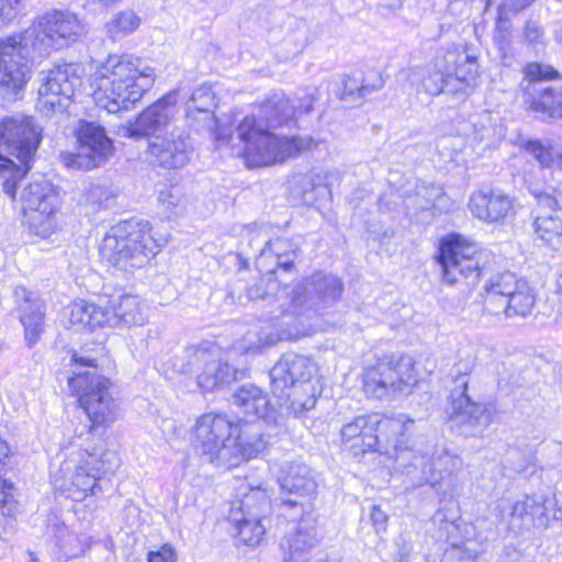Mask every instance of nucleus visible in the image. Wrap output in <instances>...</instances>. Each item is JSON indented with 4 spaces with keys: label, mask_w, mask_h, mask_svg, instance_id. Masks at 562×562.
<instances>
[{
    "label": "nucleus",
    "mask_w": 562,
    "mask_h": 562,
    "mask_svg": "<svg viewBox=\"0 0 562 562\" xmlns=\"http://www.w3.org/2000/svg\"><path fill=\"white\" fill-rule=\"evenodd\" d=\"M520 280H517L515 274L504 272L492 277L484 290L486 292L485 307L490 313L498 314L499 304H503V297L507 299L508 295L516 289Z\"/></svg>",
    "instance_id": "4c0bfd02"
},
{
    "label": "nucleus",
    "mask_w": 562,
    "mask_h": 562,
    "mask_svg": "<svg viewBox=\"0 0 562 562\" xmlns=\"http://www.w3.org/2000/svg\"><path fill=\"white\" fill-rule=\"evenodd\" d=\"M106 311L103 303L75 302L69 307V323L79 328L93 330L106 324Z\"/></svg>",
    "instance_id": "c9c22d12"
},
{
    "label": "nucleus",
    "mask_w": 562,
    "mask_h": 562,
    "mask_svg": "<svg viewBox=\"0 0 562 562\" xmlns=\"http://www.w3.org/2000/svg\"><path fill=\"white\" fill-rule=\"evenodd\" d=\"M476 86L477 72H467V76H459V72H446L442 93L450 94L458 100H464L473 92Z\"/></svg>",
    "instance_id": "37998d69"
},
{
    "label": "nucleus",
    "mask_w": 562,
    "mask_h": 562,
    "mask_svg": "<svg viewBox=\"0 0 562 562\" xmlns=\"http://www.w3.org/2000/svg\"><path fill=\"white\" fill-rule=\"evenodd\" d=\"M76 445L82 450L80 459L76 461L72 470L71 460L65 464L66 470L71 471L68 496L74 501H82L89 494L101 491L99 481L103 475L114 473L120 467V460L114 451L104 449V440L101 438L94 443L87 438L85 442Z\"/></svg>",
    "instance_id": "423d86ee"
},
{
    "label": "nucleus",
    "mask_w": 562,
    "mask_h": 562,
    "mask_svg": "<svg viewBox=\"0 0 562 562\" xmlns=\"http://www.w3.org/2000/svg\"><path fill=\"white\" fill-rule=\"evenodd\" d=\"M14 509L13 484L7 480L0 479V512L2 515L10 516Z\"/></svg>",
    "instance_id": "052dcab7"
},
{
    "label": "nucleus",
    "mask_w": 562,
    "mask_h": 562,
    "mask_svg": "<svg viewBox=\"0 0 562 562\" xmlns=\"http://www.w3.org/2000/svg\"><path fill=\"white\" fill-rule=\"evenodd\" d=\"M177 554L170 544H164L147 553V562H176Z\"/></svg>",
    "instance_id": "e2e57ef3"
},
{
    "label": "nucleus",
    "mask_w": 562,
    "mask_h": 562,
    "mask_svg": "<svg viewBox=\"0 0 562 562\" xmlns=\"http://www.w3.org/2000/svg\"><path fill=\"white\" fill-rule=\"evenodd\" d=\"M237 430L238 426H234L224 415L206 413L195 422L192 445L206 461L232 468V462H235L232 437Z\"/></svg>",
    "instance_id": "9d476101"
},
{
    "label": "nucleus",
    "mask_w": 562,
    "mask_h": 562,
    "mask_svg": "<svg viewBox=\"0 0 562 562\" xmlns=\"http://www.w3.org/2000/svg\"><path fill=\"white\" fill-rule=\"evenodd\" d=\"M342 292L341 281L333 274L316 272L296 284L291 296L285 288L271 302H279L281 314L293 316L317 314L337 302Z\"/></svg>",
    "instance_id": "6e6552de"
},
{
    "label": "nucleus",
    "mask_w": 562,
    "mask_h": 562,
    "mask_svg": "<svg viewBox=\"0 0 562 562\" xmlns=\"http://www.w3.org/2000/svg\"><path fill=\"white\" fill-rule=\"evenodd\" d=\"M496 509L501 519L513 527L548 528L550 521L558 520L561 514L555 499L544 495H526L516 502L503 498Z\"/></svg>",
    "instance_id": "f3484780"
},
{
    "label": "nucleus",
    "mask_w": 562,
    "mask_h": 562,
    "mask_svg": "<svg viewBox=\"0 0 562 562\" xmlns=\"http://www.w3.org/2000/svg\"><path fill=\"white\" fill-rule=\"evenodd\" d=\"M476 358L465 353L454 363L451 374L453 389L450 393V419L456 425L468 427L472 434L482 432L493 420L491 405L474 401L468 393L469 376Z\"/></svg>",
    "instance_id": "1a4fd4ad"
},
{
    "label": "nucleus",
    "mask_w": 562,
    "mask_h": 562,
    "mask_svg": "<svg viewBox=\"0 0 562 562\" xmlns=\"http://www.w3.org/2000/svg\"><path fill=\"white\" fill-rule=\"evenodd\" d=\"M522 85L528 94L540 93L532 102L536 112H542L551 119L562 117V86L552 87L548 83L559 78V72H525Z\"/></svg>",
    "instance_id": "412c9836"
},
{
    "label": "nucleus",
    "mask_w": 562,
    "mask_h": 562,
    "mask_svg": "<svg viewBox=\"0 0 562 562\" xmlns=\"http://www.w3.org/2000/svg\"><path fill=\"white\" fill-rule=\"evenodd\" d=\"M281 490L288 493L283 498L281 513L295 520L310 515L317 492V482L313 471L304 463H286L278 477Z\"/></svg>",
    "instance_id": "ddd939ff"
},
{
    "label": "nucleus",
    "mask_w": 562,
    "mask_h": 562,
    "mask_svg": "<svg viewBox=\"0 0 562 562\" xmlns=\"http://www.w3.org/2000/svg\"><path fill=\"white\" fill-rule=\"evenodd\" d=\"M446 194L436 186H422L417 188L415 205L420 210L439 209Z\"/></svg>",
    "instance_id": "8fccbe9b"
},
{
    "label": "nucleus",
    "mask_w": 562,
    "mask_h": 562,
    "mask_svg": "<svg viewBox=\"0 0 562 562\" xmlns=\"http://www.w3.org/2000/svg\"><path fill=\"white\" fill-rule=\"evenodd\" d=\"M409 422L405 430L395 434L389 441H383V446L379 449H385V453H390L394 459V467L396 471L407 475L413 474L418 467H424L426 453L422 454L416 452L413 448L408 447L407 434L411 431L414 420L407 417Z\"/></svg>",
    "instance_id": "c756f323"
},
{
    "label": "nucleus",
    "mask_w": 562,
    "mask_h": 562,
    "mask_svg": "<svg viewBox=\"0 0 562 562\" xmlns=\"http://www.w3.org/2000/svg\"><path fill=\"white\" fill-rule=\"evenodd\" d=\"M314 362L294 352L284 353L271 368V389L280 407L295 416L315 407L319 390L312 380Z\"/></svg>",
    "instance_id": "7ed1b4c3"
},
{
    "label": "nucleus",
    "mask_w": 562,
    "mask_h": 562,
    "mask_svg": "<svg viewBox=\"0 0 562 562\" xmlns=\"http://www.w3.org/2000/svg\"><path fill=\"white\" fill-rule=\"evenodd\" d=\"M530 153L543 168L562 169V147H546L540 142H529L527 146Z\"/></svg>",
    "instance_id": "49530a36"
},
{
    "label": "nucleus",
    "mask_w": 562,
    "mask_h": 562,
    "mask_svg": "<svg viewBox=\"0 0 562 562\" xmlns=\"http://www.w3.org/2000/svg\"><path fill=\"white\" fill-rule=\"evenodd\" d=\"M50 196H58L47 181L32 182L26 186L21 193V203L23 212H30L34 209H43L44 203L50 200Z\"/></svg>",
    "instance_id": "79ce46f5"
},
{
    "label": "nucleus",
    "mask_w": 562,
    "mask_h": 562,
    "mask_svg": "<svg viewBox=\"0 0 562 562\" xmlns=\"http://www.w3.org/2000/svg\"><path fill=\"white\" fill-rule=\"evenodd\" d=\"M78 81L77 72H47L38 88L37 110L45 116L60 111L63 99L74 94Z\"/></svg>",
    "instance_id": "5701e85b"
},
{
    "label": "nucleus",
    "mask_w": 562,
    "mask_h": 562,
    "mask_svg": "<svg viewBox=\"0 0 562 562\" xmlns=\"http://www.w3.org/2000/svg\"><path fill=\"white\" fill-rule=\"evenodd\" d=\"M13 299L18 317L24 328L26 345L33 347L45 329L44 304L35 292L21 285L13 289Z\"/></svg>",
    "instance_id": "aec40b11"
},
{
    "label": "nucleus",
    "mask_w": 562,
    "mask_h": 562,
    "mask_svg": "<svg viewBox=\"0 0 562 562\" xmlns=\"http://www.w3.org/2000/svg\"><path fill=\"white\" fill-rule=\"evenodd\" d=\"M228 519L245 544L256 547L262 541L266 535V527L261 522L262 517L239 515L235 508H232Z\"/></svg>",
    "instance_id": "58836bf2"
},
{
    "label": "nucleus",
    "mask_w": 562,
    "mask_h": 562,
    "mask_svg": "<svg viewBox=\"0 0 562 562\" xmlns=\"http://www.w3.org/2000/svg\"><path fill=\"white\" fill-rule=\"evenodd\" d=\"M522 34L525 42L532 45L535 49L546 46L544 31L537 20H528Z\"/></svg>",
    "instance_id": "4d7b16f0"
},
{
    "label": "nucleus",
    "mask_w": 562,
    "mask_h": 562,
    "mask_svg": "<svg viewBox=\"0 0 562 562\" xmlns=\"http://www.w3.org/2000/svg\"><path fill=\"white\" fill-rule=\"evenodd\" d=\"M104 70H150L143 60L128 53L110 55L102 64Z\"/></svg>",
    "instance_id": "de8ad7c7"
},
{
    "label": "nucleus",
    "mask_w": 562,
    "mask_h": 562,
    "mask_svg": "<svg viewBox=\"0 0 562 562\" xmlns=\"http://www.w3.org/2000/svg\"><path fill=\"white\" fill-rule=\"evenodd\" d=\"M204 110H196L194 113H192L191 110H187V119L189 124L195 128L196 131H205L213 133L217 125V120L214 115V111H212V121L211 123H206V120L204 121Z\"/></svg>",
    "instance_id": "bf43d9fd"
},
{
    "label": "nucleus",
    "mask_w": 562,
    "mask_h": 562,
    "mask_svg": "<svg viewBox=\"0 0 562 562\" xmlns=\"http://www.w3.org/2000/svg\"><path fill=\"white\" fill-rule=\"evenodd\" d=\"M267 439L259 424H245L236 438L232 437V446L235 448L232 468L237 467L243 460L256 458L267 448Z\"/></svg>",
    "instance_id": "473e14b6"
},
{
    "label": "nucleus",
    "mask_w": 562,
    "mask_h": 562,
    "mask_svg": "<svg viewBox=\"0 0 562 562\" xmlns=\"http://www.w3.org/2000/svg\"><path fill=\"white\" fill-rule=\"evenodd\" d=\"M555 206L554 198L540 195L538 215L533 223L537 236L553 249L562 246V210Z\"/></svg>",
    "instance_id": "c85d7f7f"
},
{
    "label": "nucleus",
    "mask_w": 562,
    "mask_h": 562,
    "mask_svg": "<svg viewBox=\"0 0 562 562\" xmlns=\"http://www.w3.org/2000/svg\"><path fill=\"white\" fill-rule=\"evenodd\" d=\"M461 468L462 460L458 456L450 454L443 448L436 449L430 456L426 452V459L417 483L429 484L447 494L448 488L456 485V473Z\"/></svg>",
    "instance_id": "4be33fe9"
},
{
    "label": "nucleus",
    "mask_w": 562,
    "mask_h": 562,
    "mask_svg": "<svg viewBox=\"0 0 562 562\" xmlns=\"http://www.w3.org/2000/svg\"><path fill=\"white\" fill-rule=\"evenodd\" d=\"M26 81L25 72H0V97L14 100Z\"/></svg>",
    "instance_id": "09e8293b"
},
{
    "label": "nucleus",
    "mask_w": 562,
    "mask_h": 562,
    "mask_svg": "<svg viewBox=\"0 0 562 562\" xmlns=\"http://www.w3.org/2000/svg\"><path fill=\"white\" fill-rule=\"evenodd\" d=\"M43 128L34 117L15 115L0 122V179L3 190L15 198L16 181L31 169L42 140Z\"/></svg>",
    "instance_id": "f03ea898"
},
{
    "label": "nucleus",
    "mask_w": 562,
    "mask_h": 562,
    "mask_svg": "<svg viewBox=\"0 0 562 562\" xmlns=\"http://www.w3.org/2000/svg\"><path fill=\"white\" fill-rule=\"evenodd\" d=\"M99 301L103 303L106 311L105 326H139L146 321L144 307L139 299L131 294L119 296H100Z\"/></svg>",
    "instance_id": "bb28decb"
},
{
    "label": "nucleus",
    "mask_w": 562,
    "mask_h": 562,
    "mask_svg": "<svg viewBox=\"0 0 562 562\" xmlns=\"http://www.w3.org/2000/svg\"><path fill=\"white\" fill-rule=\"evenodd\" d=\"M150 76L147 72H138L137 76H125L123 79H113L111 87H105V100L102 106L109 113H117L128 110L143 97L150 85Z\"/></svg>",
    "instance_id": "b1692460"
},
{
    "label": "nucleus",
    "mask_w": 562,
    "mask_h": 562,
    "mask_svg": "<svg viewBox=\"0 0 562 562\" xmlns=\"http://www.w3.org/2000/svg\"><path fill=\"white\" fill-rule=\"evenodd\" d=\"M535 303L536 296L532 289L526 281L520 280L508 297H503V304H499L498 310L508 318L514 316L526 317L531 313Z\"/></svg>",
    "instance_id": "e433bc0d"
},
{
    "label": "nucleus",
    "mask_w": 562,
    "mask_h": 562,
    "mask_svg": "<svg viewBox=\"0 0 562 562\" xmlns=\"http://www.w3.org/2000/svg\"><path fill=\"white\" fill-rule=\"evenodd\" d=\"M409 550L408 549H401L398 551L397 558L395 562H409L408 561Z\"/></svg>",
    "instance_id": "774afa93"
},
{
    "label": "nucleus",
    "mask_w": 562,
    "mask_h": 562,
    "mask_svg": "<svg viewBox=\"0 0 562 562\" xmlns=\"http://www.w3.org/2000/svg\"><path fill=\"white\" fill-rule=\"evenodd\" d=\"M297 247L289 239L277 238L266 241L256 260L260 270H266V278L249 289L252 300L261 299L271 302L282 291L279 280L274 278L277 269L290 272L294 268Z\"/></svg>",
    "instance_id": "4468645a"
},
{
    "label": "nucleus",
    "mask_w": 562,
    "mask_h": 562,
    "mask_svg": "<svg viewBox=\"0 0 562 562\" xmlns=\"http://www.w3.org/2000/svg\"><path fill=\"white\" fill-rule=\"evenodd\" d=\"M22 0H0V27L15 22L23 13Z\"/></svg>",
    "instance_id": "6e6d98bb"
},
{
    "label": "nucleus",
    "mask_w": 562,
    "mask_h": 562,
    "mask_svg": "<svg viewBox=\"0 0 562 562\" xmlns=\"http://www.w3.org/2000/svg\"><path fill=\"white\" fill-rule=\"evenodd\" d=\"M82 32L78 16L69 11L53 10L38 16L26 29V40L48 56L52 50L60 49L75 42Z\"/></svg>",
    "instance_id": "9b49d317"
},
{
    "label": "nucleus",
    "mask_w": 562,
    "mask_h": 562,
    "mask_svg": "<svg viewBox=\"0 0 562 562\" xmlns=\"http://www.w3.org/2000/svg\"><path fill=\"white\" fill-rule=\"evenodd\" d=\"M480 257L477 246L464 237L451 235L445 238L438 255L443 280L450 285L462 280L476 281L481 273Z\"/></svg>",
    "instance_id": "dca6fc26"
},
{
    "label": "nucleus",
    "mask_w": 562,
    "mask_h": 562,
    "mask_svg": "<svg viewBox=\"0 0 562 562\" xmlns=\"http://www.w3.org/2000/svg\"><path fill=\"white\" fill-rule=\"evenodd\" d=\"M215 108V93L209 85H201L195 88L187 102V110H191L192 113L196 110H204V121L206 120V123H211L212 111H214Z\"/></svg>",
    "instance_id": "c03bdc74"
},
{
    "label": "nucleus",
    "mask_w": 562,
    "mask_h": 562,
    "mask_svg": "<svg viewBox=\"0 0 562 562\" xmlns=\"http://www.w3.org/2000/svg\"><path fill=\"white\" fill-rule=\"evenodd\" d=\"M239 515L262 517L269 508V499L265 490L251 487L249 492L232 506Z\"/></svg>",
    "instance_id": "ea45409f"
},
{
    "label": "nucleus",
    "mask_w": 562,
    "mask_h": 562,
    "mask_svg": "<svg viewBox=\"0 0 562 562\" xmlns=\"http://www.w3.org/2000/svg\"><path fill=\"white\" fill-rule=\"evenodd\" d=\"M233 404L249 417L274 418V408L268 394L254 384L241 385L233 395Z\"/></svg>",
    "instance_id": "2f4dec72"
},
{
    "label": "nucleus",
    "mask_w": 562,
    "mask_h": 562,
    "mask_svg": "<svg viewBox=\"0 0 562 562\" xmlns=\"http://www.w3.org/2000/svg\"><path fill=\"white\" fill-rule=\"evenodd\" d=\"M296 530L286 536L281 542L285 561L305 562L306 554L317 543V533L312 519L300 518Z\"/></svg>",
    "instance_id": "7c9ffc66"
},
{
    "label": "nucleus",
    "mask_w": 562,
    "mask_h": 562,
    "mask_svg": "<svg viewBox=\"0 0 562 562\" xmlns=\"http://www.w3.org/2000/svg\"><path fill=\"white\" fill-rule=\"evenodd\" d=\"M50 196H58L47 181L32 182L26 186L21 193V203L23 212H30L34 209H43L44 203L50 200Z\"/></svg>",
    "instance_id": "a19ab883"
},
{
    "label": "nucleus",
    "mask_w": 562,
    "mask_h": 562,
    "mask_svg": "<svg viewBox=\"0 0 562 562\" xmlns=\"http://www.w3.org/2000/svg\"><path fill=\"white\" fill-rule=\"evenodd\" d=\"M111 196L106 186L101 183H90L83 189L81 201L94 209L102 206Z\"/></svg>",
    "instance_id": "864d4df0"
},
{
    "label": "nucleus",
    "mask_w": 562,
    "mask_h": 562,
    "mask_svg": "<svg viewBox=\"0 0 562 562\" xmlns=\"http://www.w3.org/2000/svg\"><path fill=\"white\" fill-rule=\"evenodd\" d=\"M72 362L76 370L68 378V387L92 423L87 432L91 436L93 426L109 425L115 420L117 404L109 391L111 383L108 379L94 371H82L87 367L95 368L93 359L74 355Z\"/></svg>",
    "instance_id": "39448f33"
},
{
    "label": "nucleus",
    "mask_w": 562,
    "mask_h": 562,
    "mask_svg": "<svg viewBox=\"0 0 562 562\" xmlns=\"http://www.w3.org/2000/svg\"><path fill=\"white\" fill-rule=\"evenodd\" d=\"M78 153L64 151L59 159L65 167L74 170H91L106 164L113 155L112 139L103 126L81 121L77 128Z\"/></svg>",
    "instance_id": "2eb2a0df"
},
{
    "label": "nucleus",
    "mask_w": 562,
    "mask_h": 562,
    "mask_svg": "<svg viewBox=\"0 0 562 562\" xmlns=\"http://www.w3.org/2000/svg\"><path fill=\"white\" fill-rule=\"evenodd\" d=\"M431 521L434 525L439 526L440 538L448 535L450 530L454 528L453 520L448 519L447 514L442 509L436 512V514L431 518Z\"/></svg>",
    "instance_id": "69168bd1"
},
{
    "label": "nucleus",
    "mask_w": 562,
    "mask_h": 562,
    "mask_svg": "<svg viewBox=\"0 0 562 562\" xmlns=\"http://www.w3.org/2000/svg\"><path fill=\"white\" fill-rule=\"evenodd\" d=\"M469 209L474 217L486 223H498L513 211V200L501 191L479 190L472 193Z\"/></svg>",
    "instance_id": "cd10ccee"
},
{
    "label": "nucleus",
    "mask_w": 562,
    "mask_h": 562,
    "mask_svg": "<svg viewBox=\"0 0 562 562\" xmlns=\"http://www.w3.org/2000/svg\"><path fill=\"white\" fill-rule=\"evenodd\" d=\"M371 521L378 531H383L386 529L387 515L380 506L374 505L371 510Z\"/></svg>",
    "instance_id": "338daca9"
},
{
    "label": "nucleus",
    "mask_w": 562,
    "mask_h": 562,
    "mask_svg": "<svg viewBox=\"0 0 562 562\" xmlns=\"http://www.w3.org/2000/svg\"><path fill=\"white\" fill-rule=\"evenodd\" d=\"M420 81L425 92L438 95L445 89L446 72H423Z\"/></svg>",
    "instance_id": "13d9d810"
},
{
    "label": "nucleus",
    "mask_w": 562,
    "mask_h": 562,
    "mask_svg": "<svg viewBox=\"0 0 562 562\" xmlns=\"http://www.w3.org/2000/svg\"><path fill=\"white\" fill-rule=\"evenodd\" d=\"M407 420L406 415L386 417L380 414L358 416L341 428V439L350 448L366 452L379 449L383 441H389L395 434L403 432Z\"/></svg>",
    "instance_id": "f8f14e48"
},
{
    "label": "nucleus",
    "mask_w": 562,
    "mask_h": 562,
    "mask_svg": "<svg viewBox=\"0 0 562 562\" xmlns=\"http://www.w3.org/2000/svg\"><path fill=\"white\" fill-rule=\"evenodd\" d=\"M147 221H126L113 226L104 236L100 254L115 270L132 273L145 267L160 249Z\"/></svg>",
    "instance_id": "20e7f679"
},
{
    "label": "nucleus",
    "mask_w": 562,
    "mask_h": 562,
    "mask_svg": "<svg viewBox=\"0 0 562 562\" xmlns=\"http://www.w3.org/2000/svg\"><path fill=\"white\" fill-rule=\"evenodd\" d=\"M535 0H504L498 7L497 32L506 30L508 15L517 13L529 7Z\"/></svg>",
    "instance_id": "5fc2aeb1"
},
{
    "label": "nucleus",
    "mask_w": 562,
    "mask_h": 562,
    "mask_svg": "<svg viewBox=\"0 0 562 562\" xmlns=\"http://www.w3.org/2000/svg\"><path fill=\"white\" fill-rule=\"evenodd\" d=\"M23 33L8 36L0 41V70H23L40 65L46 57Z\"/></svg>",
    "instance_id": "393cba45"
},
{
    "label": "nucleus",
    "mask_w": 562,
    "mask_h": 562,
    "mask_svg": "<svg viewBox=\"0 0 562 562\" xmlns=\"http://www.w3.org/2000/svg\"><path fill=\"white\" fill-rule=\"evenodd\" d=\"M158 201L161 205L166 206L168 210H172L180 205L182 201L181 192L176 187H170L161 190L158 195Z\"/></svg>",
    "instance_id": "680f3d73"
},
{
    "label": "nucleus",
    "mask_w": 562,
    "mask_h": 562,
    "mask_svg": "<svg viewBox=\"0 0 562 562\" xmlns=\"http://www.w3.org/2000/svg\"><path fill=\"white\" fill-rule=\"evenodd\" d=\"M418 379L412 357L384 356L362 372V389L373 398L384 400L408 394Z\"/></svg>",
    "instance_id": "0eeeda50"
},
{
    "label": "nucleus",
    "mask_w": 562,
    "mask_h": 562,
    "mask_svg": "<svg viewBox=\"0 0 562 562\" xmlns=\"http://www.w3.org/2000/svg\"><path fill=\"white\" fill-rule=\"evenodd\" d=\"M302 335H305V333L299 328L280 329L277 333L265 334L263 337L258 338V344L249 345L247 351L258 352L263 347L276 345L280 340L297 339Z\"/></svg>",
    "instance_id": "3c124183"
},
{
    "label": "nucleus",
    "mask_w": 562,
    "mask_h": 562,
    "mask_svg": "<svg viewBox=\"0 0 562 562\" xmlns=\"http://www.w3.org/2000/svg\"><path fill=\"white\" fill-rule=\"evenodd\" d=\"M59 204L58 196H50V201L45 202L43 209L25 212L30 232L42 238L50 236L57 228Z\"/></svg>",
    "instance_id": "f704fd0d"
},
{
    "label": "nucleus",
    "mask_w": 562,
    "mask_h": 562,
    "mask_svg": "<svg viewBox=\"0 0 562 562\" xmlns=\"http://www.w3.org/2000/svg\"><path fill=\"white\" fill-rule=\"evenodd\" d=\"M177 92H170L146 110L130 123L126 132L131 137L156 136V133L169 126L172 116V105L177 102Z\"/></svg>",
    "instance_id": "a878e982"
},
{
    "label": "nucleus",
    "mask_w": 562,
    "mask_h": 562,
    "mask_svg": "<svg viewBox=\"0 0 562 562\" xmlns=\"http://www.w3.org/2000/svg\"><path fill=\"white\" fill-rule=\"evenodd\" d=\"M447 70H472L476 66V57L467 50H448L445 56Z\"/></svg>",
    "instance_id": "603ef678"
},
{
    "label": "nucleus",
    "mask_w": 562,
    "mask_h": 562,
    "mask_svg": "<svg viewBox=\"0 0 562 562\" xmlns=\"http://www.w3.org/2000/svg\"><path fill=\"white\" fill-rule=\"evenodd\" d=\"M195 357L203 363L196 378L202 391L213 392L237 379L239 371L228 363L226 355L217 348L198 349Z\"/></svg>",
    "instance_id": "6ab92c4d"
},
{
    "label": "nucleus",
    "mask_w": 562,
    "mask_h": 562,
    "mask_svg": "<svg viewBox=\"0 0 562 562\" xmlns=\"http://www.w3.org/2000/svg\"><path fill=\"white\" fill-rule=\"evenodd\" d=\"M384 83L381 72H351L346 75L340 99L345 102H355L366 98Z\"/></svg>",
    "instance_id": "72a5a7b5"
},
{
    "label": "nucleus",
    "mask_w": 562,
    "mask_h": 562,
    "mask_svg": "<svg viewBox=\"0 0 562 562\" xmlns=\"http://www.w3.org/2000/svg\"><path fill=\"white\" fill-rule=\"evenodd\" d=\"M140 24V19L132 10H124L108 22V33L112 38H120L134 32Z\"/></svg>",
    "instance_id": "a18cd8bd"
},
{
    "label": "nucleus",
    "mask_w": 562,
    "mask_h": 562,
    "mask_svg": "<svg viewBox=\"0 0 562 562\" xmlns=\"http://www.w3.org/2000/svg\"><path fill=\"white\" fill-rule=\"evenodd\" d=\"M293 106L288 100H269L260 109V116H246L237 127L244 144V158L250 168L282 164L311 149L314 139L307 136H280L270 130L292 121Z\"/></svg>",
    "instance_id": "f257e3e1"
},
{
    "label": "nucleus",
    "mask_w": 562,
    "mask_h": 562,
    "mask_svg": "<svg viewBox=\"0 0 562 562\" xmlns=\"http://www.w3.org/2000/svg\"><path fill=\"white\" fill-rule=\"evenodd\" d=\"M192 145L181 130L156 135L148 144L150 161L165 169H181L190 160Z\"/></svg>",
    "instance_id": "a211bd4d"
},
{
    "label": "nucleus",
    "mask_w": 562,
    "mask_h": 562,
    "mask_svg": "<svg viewBox=\"0 0 562 562\" xmlns=\"http://www.w3.org/2000/svg\"><path fill=\"white\" fill-rule=\"evenodd\" d=\"M504 562H536L535 559L514 546H506L503 553Z\"/></svg>",
    "instance_id": "0e129e2a"
}]
</instances>
